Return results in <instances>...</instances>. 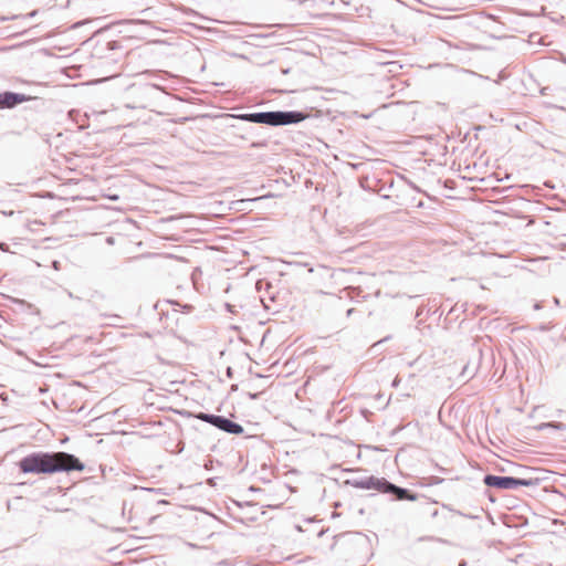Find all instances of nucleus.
Listing matches in <instances>:
<instances>
[{"instance_id":"nucleus-1","label":"nucleus","mask_w":566,"mask_h":566,"mask_svg":"<svg viewBox=\"0 0 566 566\" xmlns=\"http://www.w3.org/2000/svg\"><path fill=\"white\" fill-rule=\"evenodd\" d=\"M22 473L54 474L59 472L83 471L84 463L67 452H32L17 463Z\"/></svg>"},{"instance_id":"nucleus-2","label":"nucleus","mask_w":566,"mask_h":566,"mask_svg":"<svg viewBox=\"0 0 566 566\" xmlns=\"http://www.w3.org/2000/svg\"><path fill=\"white\" fill-rule=\"evenodd\" d=\"M347 484L360 490H376L384 494L391 495L394 501H417L419 495L409 489L394 484L385 478L374 475L365 478H354L346 481Z\"/></svg>"},{"instance_id":"nucleus-3","label":"nucleus","mask_w":566,"mask_h":566,"mask_svg":"<svg viewBox=\"0 0 566 566\" xmlns=\"http://www.w3.org/2000/svg\"><path fill=\"white\" fill-rule=\"evenodd\" d=\"M234 117L243 122L277 127L298 124L305 120L308 117V115L301 111H268L238 114L234 115Z\"/></svg>"},{"instance_id":"nucleus-4","label":"nucleus","mask_w":566,"mask_h":566,"mask_svg":"<svg viewBox=\"0 0 566 566\" xmlns=\"http://www.w3.org/2000/svg\"><path fill=\"white\" fill-rule=\"evenodd\" d=\"M483 482L489 488H494L499 490H515L518 486H536L539 484V479L486 474L483 478Z\"/></svg>"},{"instance_id":"nucleus-5","label":"nucleus","mask_w":566,"mask_h":566,"mask_svg":"<svg viewBox=\"0 0 566 566\" xmlns=\"http://www.w3.org/2000/svg\"><path fill=\"white\" fill-rule=\"evenodd\" d=\"M32 97L25 94L15 92H0V108H13L24 102L30 101Z\"/></svg>"},{"instance_id":"nucleus-6","label":"nucleus","mask_w":566,"mask_h":566,"mask_svg":"<svg viewBox=\"0 0 566 566\" xmlns=\"http://www.w3.org/2000/svg\"><path fill=\"white\" fill-rule=\"evenodd\" d=\"M217 429L234 436H239L244 432V429L240 423L234 422L224 416H220Z\"/></svg>"},{"instance_id":"nucleus-7","label":"nucleus","mask_w":566,"mask_h":566,"mask_svg":"<svg viewBox=\"0 0 566 566\" xmlns=\"http://www.w3.org/2000/svg\"><path fill=\"white\" fill-rule=\"evenodd\" d=\"M193 417L198 420H201L203 422H207L213 427H218L220 416L213 415V413H206V412H198L195 413Z\"/></svg>"},{"instance_id":"nucleus-8","label":"nucleus","mask_w":566,"mask_h":566,"mask_svg":"<svg viewBox=\"0 0 566 566\" xmlns=\"http://www.w3.org/2000/svg\"><path fill=\"white\" fill-rule=\"evenodd\" d=\"M136 90L143 95H151L154 92L158 90V87L156 85L145 84L138 86Z\"/></svg>"},{"instance_id":"nucleus-9","label":"nucleus","mask_w":566,"mask_h":566,"mask_svg":"<svg viewBox=\"0 0 566 566\" xmlns=\"http://www.w3.org/2000/svg\"><path fill=\"white\" fill-rule=\"evenodd\" d=\"M543 428H552L555 430H565L566 424L563 422L551 421L542 424Z\"/></svg>"},{"instance_id":"nucleus-10","label":"nucleus","mask_w":566,"mask_h":566,"mask_svg":"<svg viewBox=\"0 0 566 566\" xmlns=\"http://www.w3.org/2000/svg\"><path fill=\"white\" fill-rule=\"evenodd\" d=\"M399 382H400V379H399L398 377H396V378L392 380L391 386H392V387H398Z\"/></svg>"},{"instance_id":"nucleus-11","label":"nucleus","mask_w":566,"mask_h":566,"mask_svg":"<svg viewBox=\"0 0 566 566\" xmlns=\"http://www.w3.org/2000/svg\"><path fill=\"white\" fill-rule=\"evenodd\" d=\"M459 514L462 515V516L469 517V518H476L478 517L476 515L464 514V513H461V512H459Z\"/></svg>"},{"instance_id":"nucleus-12","label":"nucleus","mask_w":566,"mask_h":566,"mask_svg":"<svg viewBox=\"0 0 566 566\" xmlns=\"http://www.w3.org/2000/svg\"><path fill=\"white\" fill-rule=\"evenodd\" d=\"M354 312H355V308L347 310V313H346L347 317H349Z\"/></svg>"},{"instance_id":"nucleus-13","label":"nucleus","mask_w":566,"mask_h":566,"mask_svg":"<svg viewBox=\"0 0 566 566\" xmlns=\"http://www.w3.org/2000/svg\"><path fill=\"white\" fill-rule=\"evenodd\" d=\"M467 370H468V367H467V366H465V367H463V370H462V373H461V375H462L463 377H465V376H467Z\"/></svg>"},{"instance_id":"nucleus-14","label":"nucleus","mask_w":566,"mask_h":566,"mask_svg":"<svg viewBox=\"0 0 566 566\" xmlns=\"http://www.w3.org/2000/svg\"><path fill=\"white\" fill-rule=\"evenodd\" d=\"M36 14V11H32L28 14V17H34Z\"/></svg>"},{"instance_id":"nucleus-15","label":"nucleus","mask_w":566,"mask_h":566,"mask_svg":"<svg viewBox=\"0 0 566 566\" xmlns=\"http://www.w3.org/2000/svg\"><path fill=\"white\" fill-rule=\"evenodd\" d=\"M289 72H290V69H283V70H282V73H283V74H287Z\"/></svg>"},{"instance_id":"nucleus-16","label":"nucleus","mask_w":566,"mask_h":566,"mask_svg":"<svg viewBox=\"0 0 566 566\" xmlns=\"http://www.w3.org/2000/svg\"><path fill=\"white\" fill-rule=\"evenodd\" d=\"M534 308H535V310H539V308H541V305H539L538 303H536V304L534 305Z\"/></svg>"},{"instance_id":"nucleus-17","label":"nucleus","mask_w":566,"mask_h":566,"mask_svg":"<svg viewBox=\"0 0 566 566\" xmlns=\"http://www.w3.org/2000/svg\"><path fill=\"white\" fill-rule=\"evenodd\" d=\"M459 566H465V562H461Z\"/></svg>"}]
</instances>
